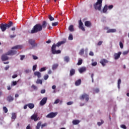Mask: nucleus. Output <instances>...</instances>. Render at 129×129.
Returning <instances> with one entry per match:
<instances>
[{
	"label": "nucleus",
	"instance_id": "f257e3e1",
	"mask_svg": "<svg viewBox=\"0 0 129 129\" xmlns=\"http://www.w3.org/2000/svg\"><path fill=\"white\" fill-rule=\"evenodd\" d=\"M43 30L42 29V25L40 24H37L35 25L32 29L29 32L30 34H35L36 33H38V32H41Z\"/></svg>",
	"mask_w": 129,
	"mask_h": 129
},
{
	"label": "nucleus",
	"instance_id": "f03ea898",
	"mask_svg": "<svg viewBox=\"0 0 129 129\" xmlns=\"http://www.w3.org/2000/svg\"><path fill=\"white\" fill-rule=\"evenodd\" d=\"M13 22L10 21L8 23H2L0 24V28L2 32H5L7 29H10L13 26Z\"/></svg>",
	"mask_w": 129,
	"mask_h": 129
},
{
	"label": "nucleus",
	"instance_id": "7ed1b4c3",
	"mask_svg": "<svg viewBox=\"0 0 129 129\" xmlns=\"http://www.w3.org/2000/svg\"><path fill=\"white\" fill-rule=\"evenodd\" d=\"M102 7V0H97V2L94 4V8L96 11H101Z\"/></svg>",
	"mask_w": 129,
	"mask_h": 129
},
{
	"label": "nucleus",
	"instance_id": "20e7f679",
	"mask_svg": "<svg viewBox=\"0 0 129 129\" xmlns=\"http://www.w3.org/2000/svg\"><path fill=\"white\" fill-rule=\"evenodd\" d=\"M51 52L52 54H60L61 53V50H56V44L54 43L51 47Z\"/></svg>",
	"mask_w": 129,
	"mask_h": 129
},
{
	"label": "nucleus",
	"instance_id": "39448f33",
	"mask_svg": "<svg viewBox=\"0 0 129 129\" xmlns=\"http://www.w3.org/2000/svg\"><path fill=\"white\" fill-rule=\"evenodd\" d=\"M80 99H82V100L85 99L86 101H88L89 100V96L86 93H84L80 97Z\"/></svg>",
	"mask_w": 129,
	"mask_h": 129
},
{
	"label": "nucleus",
	"instance_id": "423d86ee",
	"mask_svg": "<svg viewBox=\"0 0 129 129\" xmlns=\"http://www.w3.org/2000/svg\"><path fill=\"white\" fill-rule=\"evenodd\" d=\"M31 119L34 120V121H38V120H40V117L38 116L37 113H35L31 116Z\"/></svg>",
	"mask_w": 129,
	"mask_h": 129
},
{
	"label": "nucleus",
	"instance_id": "0eeeda50",
	"mask_svg": "<svg viewBox=\"0 0 129 129\" xmlns=\"http://www.w3.org/2000/svg\"><path fill=\"white\" fill-rule=\"evenodd\" d=\"M57 114H58L57 112H50L47 115L46 117L48 118H53V117H55Z\"/></svg>",
	"mask_w": 129,
	"mask_h": 129
},
{
	"label": "nucleus",
	"instance_id": "6e6552de",
	"mask_svg": "<svg viewBox=\"0 0 129 129\" xmlns=\"http://www.w3.org/2000/svg\"><path fill=\"white\" fill-rule=\"evenodd\" d=\"M65 43H66V39H64L62 41L57 42L56 44H55L56 47H60L61 45H63Z\"/></svg>",
	"mask_w": 129,
	"mask_h": 129
},
{
	"label": "nucleus",
	"instance_id": "1a4fd4ad",
	"mask_svg": "<svg viewBox=\"0 0 129 129\" xmlns=\"http://www.w3.org/2000/svg\"><path fill=\"white\" fill-rule=\"evenodd\" d=\"M79 29H81V30H83V31H85V28L83 27V23H82V21L81 20L79 21Z\"/></svg>",
	"mask_w": 129,
	"mask_h": 129
},
{
	"label": "nucleus",
	"instance_id": "9d476101",
	"mask_svg": "<svg viewBox=\"0 0 129 129\" xmlns=\"http://www.w3.org/2000/svg\"><path fill=\"white\" fill-rule=\"evenodd\" d=\"M48 98L47 97L43 98L40 101V104L41 106L45 105L46 104V102H47V100Z\"/></svg>",
	"mask_w": 129,
	"mask_h": 129
},
{
	"label": "nucleus",
	"instance_id": "9b49d317",
	"mask_svg": "<svg viewBox=\"0 0 129 129\" xmlns=\"http://www.w3.org/2000/svg\"><path fill=\"white\" fill-rule=\"evenodd\" d=\"M100 63L102 65L103 67H104L106 63H108V60H107L106 59L103 58L101 60V61H100Z\"/></svg>",
	"mask_w": 129,
	"mask_h": 129
},
{
	"label": "nucleus",
	"instance_id": "f8f14e48",
	"mask_svg": "<svg viewBox=\"0 0 129 129\" xmlns=\"http://www.w3.org/2000/svg\"><path fill=\"white\" fill-rule=\"evenodd\" d=\"M28 43L33 47H36L37 46V44L35 43V40L33 39H29Z\"/></svg>",
	"mask_w": 129,
	"mask_h": 129
},
{
	"label": "nucleus",
	"instance_id": "ddd939ff",
	"mask_svg": "<svg viewBox=\"0 0 129 129\" xmlns=\"http://www.w3.org/2000/svg\"><path fill=\"white\" fill-rule=\"evenodd\" d=\"M120 55H121V52L120 51H119L117 53H115L114 54L115 60H117L120 57Z\"/></svg>",
	"mask_w": 129,
	"mask_h": 129
},
{
	"label": "nucleus",
	"instance_id": "4468645a",
	"mask_svg": "<svg viewBox=\"0 0 129 129\" xmlns=\"http://www.w3.org/2000/svg\"><path fill=\"white\" fill-rule=\"evenodd\" d=\"M17 54V51L16 50H9L8 53H7V55H9L10 56H12L13 55H15Z\"/></svg>",
	"mask_w": 129,
	"mask_h": 129
},
{
	"label": "nucleus",
	"instance_id": "2eb2a0df",
	"mask_svg": "<svg viewBox=\"0 0 129 129\" xmlns=\"http://www.w3.org/2000/svg\"><path fill=\"white\" fill-rule=\"evenodd\" d=\"M2 61H7L9 60V57L8 56V53L6 54H3L2 56Z\"/></svg>",
	"mask_w": 129,
	"mask_h": 129
},
{
	"label": "nucleus",
	"instance_id": "dca6fc26",
	"mask_svg": "<svg viewBox=\"0 0 129 129\" xmlns=\"http://www.w3.org/2000/svg\"><path fill=\"white\" fill-rule=\"evenodd\" d=\"M91 25L92 24L90 21H87L85 22V26L88 28H90V27H91Z\"/></svg>",
	"mask_w": 129,
	"mask_h": 129
},
{
	"label": "nucleus",
	"instance_id": "f3484780",
	"mask_svg": "<svg viewBox=\"0 0 129 129\" xmlns=\"http://www.w3.org/2000/svg\"><path fill=\"white\" fill-rule=\"evenodd\" d=\"M7 101H9V102H12L14 100V97L13 96L9 95L7 97Z\"/></svg>",
	"mask_w": 129,
	"mask_h": 129
},
{
	"label": "nucleus",
	"instance_id": "a211bd4d",
	"mask_svg": "<svg viewBox=\"0 0 129 129\" xmlns=\"http://www.w3.org/2000/svg\"><path fill=\"white\" fill-rule=\"evenodd\" d=\"M85 71H86V68L85 67H82L79 69L80 73H83V72H85Z\"/></svg>",
	"mask_w": 129,
	"mask_h": 129
},
{
	"label": "nucleus",
	"instance_id": "6ab92c4d",
	"mask_svg": "<svg viewBox=\"0 0 129 129\" xmlns=\"http://www.w3.org/2000/svg\"><path fill=\"white\" fill-rule=\"evenodd\" d=\"M34 74L35 76H37L38 78H41V73L39 72H35Z\"/></svg>",
	"mask_w": 129,
	"mask_h": 129
},
{
	"label": "nucleus",
	"instance_id": "aec40b11",
	"mask_svg": "<svg viewBox=\"0 0 129 129\" xmlns=\"http://www.w3.org/2000/svg\"><path fill=\"white\" fill-rule=\"evenodd\" d=\"M72 122H73V124H74V125H76L79 124V123L80 122V120H73Z\"/></svg>",
	"mask_w": 129,
	"mask_h": 129
},
{
	"label": "nucleus",
	"instance_id": "412c9836",
	"mask_svg": "<svg viewBox=\"0 0 129 129\" xmlns=\"http://www.w3.org/2000/svg\"><path fill=\"white\" fill-rule=\"evenodd\" d=\"M28 107H29L30 109H33V108L35 107V105L33 103H29L28 104Z\"/></svg>",
	"mask_w": 129,
	"mask_h": 129
},
{
	"label": "nucleus",
	"instance_id": "4be33fe9",
	"mask_svg": "<svg viewBox=\"0 0 129 129\" xmlns=\"http://www.w3.org/2000/svg\"><path fill=\"white\" fill-rule=\"evenodd\" d=\"M75 74V70L74 69H71L70 72V76H73Z\"/></svg>",
	"mask_w": 129,
	"mask_h": 129
},
{
	"label": "nucleus",
	"instance_id": "5701e85b",
	"mask_svg": "<svg viewBox=\"0 0 129 129\" xmlns=\"http://www.w3.org/2000/svg\"><path fill=\"white\" fill-rule=\"evenodd\" d=\"M42 29H45L47 27V22L45 21H43L42 24L41 25Z\"/></svg>",
	"mask_w": 129,
	"mask_h": 129
},
{
	"label": "nucleus",
	"instance_id": "b1692460",
	"mask_svg": "<svg viewBox=\"0 0 129 129\" xmlns=\"http://www.w3.org/2000/svg\"><path fill=\"white\" fill-rule=\"evenodd\" d=\"M81 84V79H79L75 82L76 86H79Z\"/></svg>",
	"mask_w": 129,
	"mask_h": 129
},
{
	"label": "nucleus",
	"instance_id": "393cba45",
	"mask_svg": "<svg viewBox=\"0 0 129 129\" xmlns=\"http://www.w3.org/2000/svg\"><path fill=\"white\" fill-rule=\"evenodd\" d=\"M22 48H23V46H22V45H16V46H15L14 47H13L12 48V49L13 50H14L15 49H22Z\"/></svg>",
	"mask_w": 129,
	"mask_h": 129
},
{
	"label": "nucleus",
	"instance_id": "a878e982",
	"mask_svg": "<svg viewBox=\"0 0 129 129\" xmlns=\"http://www.w3.org/2000/svg\"><path fill=\"white\" fill-rule=\"evenodd\" d=\"M58 66H59L58 63L53 64L52 67V70H56V69L58 68Z\"/></svg>",
	"mask_w": 129,
	"mask_h": 129
},
{
	"label": "nucleus",
	"instance_id": "bb28decb",
	"mask_svg": "<svg viewBox=\"0 0 129 129\" xmlns=\"http://www.w3.org/2000/svg\"><path fill=\"white\" fill-rule=\"evenodd\" d=\"M115 32H116V29H108L107 31V33H115Z\"/></svg>",
	"mask_w": 129,
	"mask_h": 129
},
{
	"label": "nucleus",
	"instance_id": "cd10ccee",
	"mask_svg": "<svg viewBox=\"0 0 129 129\" xmlns=\"http://www.w3.org/2000/svg\"><path fill=\"white\" fill-rule=\"evenodd\" d=\"M69 30L70 32H74V26L72 25L69 27Z\"/></svg>",
	"mask_w": 129,
	"mask_h": 129
},
{
	"label": "nucleus",
	"instance_id": "c85d7f7f",
	"mask_svg": "<svg viewBox=\"0 0 129 129\" xmlns=\"http://www.w3.org/2000/svg\"><path fill=\"white\" fill-rule=\"evenodd\" d=\"M108 7L107 5H105L103 9V13H105L106 12H107V9Z\"/></svg>",
	"mask_w": 129,
	"mask_h": 129
},
{
	"label": "nucleus",
	"instance_id": "c756f323",
	"mask_svg": "<svg viewBox=\"0 0 129 129\" xmlns=\"http://www.w3.org/2000/svg\"><path fill=\"white\" fill-rule=\"evenodd\" d=\"M41 125H42V122H41V121L38 122L36 125V128L40 129V127H41Z\"/></svg>",
	"mask_w": 129,
	"mask_h": 129
},
{
	"label": "nucleus",
	"instance_id": "7c9ffc66",
	"mask_svg": "<svg viewBox=\"0 0 129 129\" xmlns=\"http://www.w3.org/2000/svg\"><path fill=\"white\" fill-rule=\"evenodd\" d=\"M17 118V115H16V113H12V119H16Z\"/></svg>",
	"mask_w": 129,
	"mask_h": 129
},
{
	"label": "nucleus",
	"instance_id": "2f4dec72",
	"mask_svg": "<svg viewBox=\"0 0 129 129\" xmlns=\"http://www.w3.org/2000/svg\"><path fill=\"white\" fill-rule=\"evenodd\" d=\"M79 55L81 56H82L84 54V49L83 48H82L79 53Z\"/></svg>",
	"mask_w": 129,
	"mask_h": 129
},
{
	"label": "nucleus",
	"instance_id": "473e14b6",
	"mask_svg": "<svg viewBox=\"0 0 129 129\" xmlns=\"http://www.w3.org/2000/svg\"><path fill=\"white\" fill-rule=\"evenodd\" d=\"M70 60V59L69 58V57H68V56H66L64 58V61L65 62H67V63H68V62H69Z\"/></svg>",
	"mask_w": 129,
	"mask_h": 129
},
{
	"label": "nucleus",
	"instance_id": "72a5a7b5",
	"mask_svg": "<svg viewBox=\"0 0 129 129\" xmlns=\"http://www.w3.org/2000/svg\"><path fill=\"white\" fill-rule=\"evenodd\" d=\"M120 83H121V80H120V79H119L118 80V82H117V84H118V88L119 89V88H120Z\"/></svg>",
	"mask_w": 129,
	"mask_h": 129
},
{
	"label": "nucleus",
	"instance_id": "f704fd0d",
	"mask_svg": "<svg viewBox=\"0 0 129 129\" xmlns=\"http://www.w3.org/2000/svg\"><path fill=\"white\" fill-rule=\"evenodd\" d=\"M104 123V121H103V120L101 119V122H97V124L99 126H100V125H101V124H103Z\"/></svg>",
	"mask_w": 129,
	"mask_h": 129
},
{
	"label": "nucleus",
	"instance_id": "c9c22d12",
	"mask_svg": "<svg viewBox=\"0 0 129 129\" xmlns=\"http://www.w3.org/2000/svg\"><path fill=\"white\" fill-rule=\"evenodd\" d=\"M48 19L50 21H54V20H55V18H54L53 17H52L51 15H49L48 16Z\"/></svg>",
	"mask_w": 129,
	"mask_h": 129
},
{
	"label": "nucleus",
	"instance_id": "e433bc0d",
	"mask_svg": "<svg viewBox=\"0 0 129 129\" xmlns=\"http://www.w3.org/2000/svg\"><path fill=\"white\" fill-rule=\"evenodd\" d=\"M69 40H70V41H72V40H73V35H72V34H70L69 36Z\"/></svg>",
	"mask_w": 129,
	"mask_h": 129
},
{
	"label": "nucleus",
	"instance_id": "4c0bfd02",
	"mask_svg": "<svg viewBox=\"0 0 129 129\" xmlns=\"http://www.w3.org/2000/svg\"><path fill=\"white\" fill-rule=\"evenodd\" d=\"M3 110L5 113H7L8 111V108H7V107H4Z\"/></svg>",
	"mask_w": 129,
	"mask_h": 129
},
{
	"label": "nucleus",
	"instance_id": "58836bf2",
	"mask_svg": "<svg viewBox=\"0 0 129 129\" xmlns=\"http://www.w3.org/2000/svg\"><path fill=\"white\" fill-rule=\"evenodd\" d=\"M58 22H53L52 23V27H56L58 25Z\"/></svg>",
	"mask_w": 129,
	"mask_h": 129
},
{
	"label": "nucleus",
	"instance_id": "ea45409f",
	"mask_svg": "<svg viewBox=\"0 0 129 129\" xmlns=\"http://www.w3.org/2000/svg\"><path fill=\"white\" fill-rule=\"evenodd\" d=\"M119 46L121 49H123V44H122V42H121V41L119 42Z\"/></svg>",
	"mask_w": 129,
	"mask_h": 129
},
{
	"label": "nucleus",
	"instance_id": "a19ab883",
	"mask_svg": "<svg viewBox=\"0 0 129 129\" xmlns=\"http://www.w3.org/2000/svg\"><path fill=\"white\" fill-rule=\"evenodd\" d=\"M82 62H83V60L82 59H79L78 63H77V65H81V64H82Z\"/></svg>",
	"mask_w": 129,
	"mask_h": 129
},
{
	"label": "nucleus",
	"instance_id": "79ce46f5",
	"mask_svg": "<svg viewBox=\"0 0 129 129\" xmlns=\"http://www.w3.org/2000/svg\"><path fill=\"white\" fill-rule=\"evenodd\" d=\"M36 83H37L38 84H42V83H43V82L41 80H37Z\"/></svg>",
	"mask_w": 129,
	"mask_h": 129
},
{
	"label": "nucleus",
	"instance_id": "37998d69",
	"mask_svg": "<svg viewBox=\"0 0 129 129\" xmlns=\"http://www.w3.org/2000/svg\"><path fill=\"white\" fill-rule=\"evenodd\" d=\"M46 71V68H42L39 70L40 72H43V71Z\"/></svg>",
	"mask_w": 129,
	"mask_h": 129
},
{
	"label": "nucleus",
	"instance_id": "c03bdc74",
	"mask_svg": "<svg viewBox=\"0 0 129 129\" xmlns=\"http://www.w3.org/2000/svg\"><path fill=\"white\" fill-rule=\"evenodd\" d=\"M48 78H49V75H45L44 76V80H47V79H48Z\"/></svg>",
	"mask_w": 129,
	"mask_h": 129
},
{
	"label": "nucleus",
	"instance_id": "a18cd8bd",
	"mask_svg": "<svg viewBox=\"0 0 129 129\" xmlns=\"http://www.w3.org/2000/svg\"><path fill=\"white\" fill-rule=\"evenodd\" d=\"M59 102H60V100L58 99H56V100L54 101V104H57V103H59Z\"/></svg>",
	"mask_w": 129,
	"mask_h": 129
},
{
	"label": "nucleus",
	"instance_id": "49530a36",
	"mask_svg": "<svg viewBox=\"0 0 129 129\" xmlns=\"http://www.w3.org/2000/svg\"><path fill=\"white\" fill-rule=\"evenodd\" d=\"M17 84V81H13V82H12V85L13 86H16V85Z\"/></svg>",
	"mask_w": 129,
	"mask_h": 129
},
{
	"label": "nucleus",
	"instance_id": "de8ad7c7",
	"mask_svg": "<svg viewBox=\"0 0 129 129\" xmlns=\"http://www.w3.org/2000/svg\"><path fill=\"white\" fill-rule=\"evenodd\" d=\"M120 127H121V128L126 129V126H125L124 124L121 125Z\"/></svg>",
	"mask_w": 129,
	"mask_h": 129
},
{
	"label": "nucleus",
	"instance_id": "09e8293b",
	"mask_svg": "<svg viewBox=\"0 0 129 129\" xmlns=\"http://www.w3.org/2000/svg\"><path fill=\"white\" fill-rule=\"evenodd\" d=\"M36 69H37V65L33 66V69H32L33 71H35Z\"/></svg>",
	"mask_w": 129,
	"mask_h": 129
},
{
	"label": "nucleus",
	"instance_id": "8fccbe9b",
	"mask_svg": "<svg viewBox=\"0 0 129 129\" xmlns=\"http://www.w3.org/2000/svg\"><path fill=\"white\" fill-rule=\"evenodd\" d=\"M44 126H47V123H45L41 125V128H43Z\"/></svg>",
	"mask_w": 129,
	"mask_h": 129
},
{
	"label": "nucleus",
	"instance_id": "3c124183",
	"mask_svg": "<svg viewBox=\"0 0 129 129\" xmlns=\"http://www.w3.org/2000/svg\"><path fill=\"white\" fill-rule=\"evenodd\" d=\"M92 66H96L97 65V62L95 61L92 63Z\"/></svg>",
	"mask_w": 129,
	"mask_h": 129
},
{
	"label": "nucleus",
	"instance_id": "603ef678",
	"mask_svg": "<svg viewBox=\"0 0 129 129\" xmlns=\"http://www.w3.org/2000/svg\"><path fill=\"white\" fill-rule=\"evenodd\" d=\"M102 43H103V42L101 41H99V42L98 43L97 45H98V46H101V45L102 44Z\"/></svg>",
	"mask_w": 129,
	"mask_h": 129
},
{
	"label": "nucleus",
	"instance_id": "864d4df0",
	"mask_svg": "<svg viewBox=\"0 0 129 129\" xmlns=\"http://www.w3.org/2000/svg\"><path fill=\"white\" fill-rule=\"evenodd\" d=\"M67 104L68 105H71L72 104H73V102H71V101H70V102H68Z\"/></svg>",
	"mask_w": 129,
	"mask_h": 129
},
{
	"label": "nucleus",
	"instance_id": "5fc2aeb1",
	"mask_svg": "<svg viewBox=\"0 0 129 129\" xmlns=\"http://www.w3.org/2000/svg\"><path fill=\"white\" fill-rule=\"evenodd\" d=\"M32 57L34 60H37V59H38V56L36 55H33Z\"/></svg>",
	"mask_w": 129,
	"mask_h": 129
},
{
	"label": "nucleus",
	"instance_id": "6e6d98bb",
	"mask_svg": "<svg viewBox=\"0 0 129 129\" xmlns=\"http://www.w3.org/2000/svg\"><path fill=\"white\" fill-rule=\"evenodd\" d=\"M31 87L33 89H37V86H35V85H32Z\"/></svg>",
	"mask_w": 129,
	"mask_h": 129
},
{
	"label": "nucleus",
	"instance_id": "4d7b16f0",
	"mask_svg": "<svg viewBox=\"0 0 129 129\" xmlns=\"http://www.w3.org/2000/svg\"><path fill=\"white\" fill-rule=\"evenodd\" d=\"M20 59L21 60H24V58H25V55H20Z\"/></svg>",
	"mask_w": 129,
	"mask_h": 129
},
{
	"label": "nucleus",
	"instance_id": "13d9d810",
	"mask_svg": "<svg viewBox=\"0 0 129 129\" xmlns=\"http://www.w3.org/2000/svg\"><path fill=\"white\" fill-rule=\"evenodd\" d=\"M94 92H95V93H98V92H99V89H96L94 90Z\"/></svg>",
	"mask_w": 129,
	"mask_h": 129
},
{
	"label": "nucleus",
	"instance_id": "bf43d9fd",
	"mask_svg": "<svg viewBox=\"0 0 129 129\" xmlns=\"http://www.w3.org/2000/svg\"><path fill=\"white\" fill-rule=\"evenodd\" d=\"M128 53V51H125L123 52V55H127V54Z\"/></svg>",
	"mask_w": 129,
	"mask_h": 129
},
{
	"label": "nucleus",
	"instance_id": "052dcab7",
	"mask_svg": "<svg viewBox=\"0 0 129 129\" xmlns=\"http://www.w3.org/2000/svg\"><path fill=\"white\" fill-rule=\"evenodd\" d=\"M46 92V90L45 89H43V90H41V93L42 94H44Z\"/></svg>",
	"mask_w": 129,
	"mask_h": 129
},
{
	"label": "nucleus",
	"instance_id": "680f3d73",
	"mask_svg": "<svg viewBox=\"0 0 129 129\" xmlns=\"http://www.w3.org/2000/svg\"><path fill=\"white\" fill-rule=\"evenodd\" d=\"M89 55H90V56H94V53H93V52L90 51L89 53Z\"/></svg>",
	"mask_w": 129,
	"mask_h": 129
},
{
	"label": "nucleus",
	"instance_id": "e2e57ef3",
	"mask_svg": "<svg viewBox=\"0 0 129 129\" xmlns=\"http://www.w3.org/2000/svg\"><path fill=\"white\" fill-rule=\"evenodd\" d=\"M26 129H32L31 128V125L30 124L27 126Z\"/></svg>",
	"mask_w": 129,
	"mask_h": 129
},
{
	"label": "nucleus",
	"instance_id": "0e129e2a",
	"mask_svg": "<svg viewBox=\"0 0 129 129\" xmlns=\"http://www.w3.org/2000/svg\"><path fill=\"white\" fill-rule=\"evenodd\" d=\"M108 8L109 10H111V9H112L113 8V6L110 5V6H108Z\"/></svg>",
	"mask_w": 129,
	"mask_h": 129
},
{
	"label": "nucleus",
	"instance_id": "69168bd1",
	"mask_svg": "<svg viewBox=\"0 0 129 129\" xmlns=\"http://www.w3.org/2000/svg\"><path fill=\"white\" fill-rule=\"evenodd\" d=\"M17 77H18V75H14L12 76V78H13V79L17 78Z\"/></svg>",
	"mask_w": 129,
	"mask_h": 129
},
{
	"label": "nucleus",
	"instance_id": "338daca9",
	"mask_svg": "<svg viewBox=\"0 0 129 129\" xmlns=\"http://www.w3.org/2000/svg\"><path fill=\"white\" fill-rule=\"evenodd\" d=\"M10 68V66H7L5 68V70H8V69Z\"/></svg>",
	"mask_w": 129,
	"mask_h": 129
},
{
	"label": "nucleus",
	"instance_id": "774afa93",
	"mask_svg": "<svg viewBox=\"0 0 129 129\" xmlns=\"http://www.w3.org/2000/svg\"><path fill=\"white\" fill-rule=\"evenodd\" d=\"M16 37V35H10V38L12 39L13 38H15Z\"/></svg>",
	"mask_w": 129,
	"mask_h": 129
}]
</instances>
